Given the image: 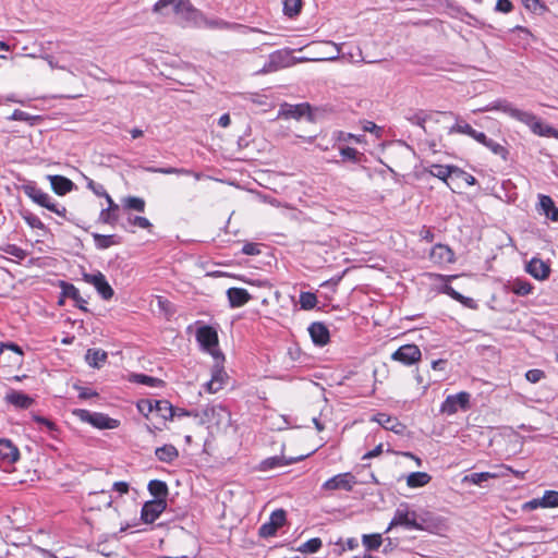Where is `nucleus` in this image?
<instances>
[{
  "label": "nucleus",
  "instance_id": "nucleus-1",
  "mask_svg": "<svg viewBox=\"0 0 558 558\" xmlns=\"http://www.w3.org/2000/svg\"><path fill=\"white\" fill-rule=\"evenodd\" d=\"M424 519L418 520V515L414 510H410L409 505L402 502L395 511V515L390 521L386 532L396 526H403L409 530L424 531Z\"/></svg>",
  "mask_w": 558,
  "mask_h": 558
},
{
  "label": "nucleus",
  "instance_id": "nucleus-2",
  "mask_svg": "<svg viewBox=\"0 0 558 558\" xmlns=\"http://www.w3.org/2000/svg\"><path fill=\"white\" fill-rule=\"evenodd\" d=\"M483 111L488 110H497L501 111L511 118L526 124L531 130L533 126H538L536 124L537 117L531 112L520 110L515 108L511 102L505 99H499L487 106L485 109H482Z\"/></svg>",
  "mask_w": 558,
  "mask_h": 558
},
{
  "label": "nucleus",
  "instance_id": "nucleus-3",
  "mask_svg": "<svg viewBox=\"0 0 558 558\" xmlns=\"http://www.w3.org/2000/svg\"><path fill=\"white\" fill-rule=\"evenodd\" d=\"M73 414L82 422L88 423L100 429H113L119 426V421L109 417L104 413L90 412L85 409H76Z\"/></svg>",
  "mask_w": 558,
  "mask_h": 558
},
{
  "label": "nucleus",
  "instance_id": "nucleus-4",
  "mask_svg": "<svg viewBox=\"0 0 558 558\" xmlns=\"http://www.w3.org/2000/svg\"><path fill=\"white\" fill-rule=\"evenodd\" d=\"M24 193L32 198L36 204L40 205L41 207L47 208L50 211H53L58 216L65 217L66 208L65 207H58L51 199V197L38 189L35 183H29L23 185Z\"/></svg>",
  "mask_w": 558,
  "mask_h": 558
},
{
  "label": "nucleus",
  "instance_id": "nucleus-5",
  "mask_svg": "<svg viewBox=\"0 0 558 558\" xmlns=\"http://www.w3.org/2000/svg\"><path fill=\"white\" fill-rule=\"evenodd\" d=\"M168 8L184 17H189L194 12L190 0H159L154 5V12L165 14Z\"/></svg>",
  "mask_w": 558,
  "mask_h": 558
},
{
  "label": "nucleus",
  "instance_id": "nucleus-6",
  "mask_svg": "<svg viewBox=\"0 0 558 558\" xmlns=\"http://www.w3.org/2000/svg\"><path fill=\"white\" fill-rule=\"evenodd\" d=\"M286 521L287 513L283 509L272 511L269 520L260 525L258 535L264 538L275 536L277 531L284 525Z\"/></svg>",
  "mask_w": 558,
  "mask_h": 558
},
{
  "label": "nucleus",
  "instance_id": "nucleus-7",
  "mask_svg": "<svg viewBox=\"0 0 558 558\" xmlns=\"http://www.w3.org/2000/svg\"><path fill=\"white\" fill-rule=\"evenodd\" d=\"M355 484H356L355 476L352 473L347 472V473L337 474V475L332 476L331 478L327 480L323 484V489H325V490L341 489V490H345V492H351Z\"/></svg>",
  "mask_w": 558,
  "mask_h": 558
},
{
  "label": "nucleus",
  "instance_id": "nucleus-8",
  "mask_svg": "<svg viewBox=\"0 0 558 558\" xmlns=\"http://www.w3.org/2000/svg\"><path fill=\"white\" fill-rule=\"evenodd\" d=\"M421 356V350L416 344H404L392 353L391 359L404 365H413Z\"/></svg>",
  "mask_w": 558,
  "mask_h": 558
},
{
  "label": "nucleus",
  "instance_id": "nucleus-9",
  "mask_svg": "<svg viewBox=\"0 0 558 558\" xmlns=\"http://www.w3.org/2000/svg\"><path fill=\"white\" fill-rule=\"evenodd\" d=\"M470 404V393L462 391L457 395L448 396L441 404V412L454 414L459 409H468Z\"/></svg>",
  "mask_w": 558,
  "mask_h": 558
},
{
  "label": "nucleus",
  "instance_id": "nucleus-10",
  "mask_svg": "<svg viewBox=\"0 0 558 558\" xmlns=\"http://www.w3.org/2000/svg\"><path fill=\"white\" fill-rule=\"evenodd\" d=\"M167 507L166 500L154 499L144 504L141 518L145 523L155 522Z\"/></svg>",
  "mask_w": 558,
  "mask_h": 558
},
{
  "label": "nucleus",
  "instance_id": "nucleus-11",
  "mask_svg": "<svg viewBox=\"0 0 558 558\" xmlns=\"http://www.w3.org/2000/svg\"><path fill=\"white\" fill-rule=\"evenodd\" d=\"M371 421L378 423L387 430H391L397 435H403L407 426L401 423L397 417H392L386 413L375 414Z\"/></svg>",
  "mask_w": 558,
  "mask_h": 558
},
{
  "label": "nucleus",
  "instance_id": "nucleus-12",
  "mask_svg": "<svg viewBox=\"0 0 558 558\" xmlns=\"http://www.w3.org/2000/svg\"><path fill=\"white\" fill-rule=\"evenodd\" d=\"M304 116H308L310 120H312L311 106L306 102L298 105L283 104L279 110V117H283L286 119L292 118L299 120Z\"/></svg>",
  "mask_w": 558,
  "mask_h": 558
},
{
  "label": "nucleus",
  "instance_id": "nucleus-13",
  "mask_svg": "<svg viewBox=\"0 0 558 558\" xmlns=\"http://www.w3.org/2000/svg\"><path fill=\"white\" fill-rule=\"evenodd\" d=\"M290 65V56L289 52L278 50L272 52L269 56L268 62L264 65L262 72L263 73H269L277 71L282 68H287Z\"/></svg>",
  "mask_w": 558,
  "mask_h": 558
},
{
  "label": "nucleus",
  "instance_id": "nucleus-14",
  "mask_svg": "<svg viewBox=\"0 0 558 558\" xmlns=\"http://www.w3.org/2000/svg\"><path fill=\"white\" fill-rule=\"evenodd\" d=\"M308 332L312 341L318 347L326 345L330 340L329 329L324 323H312L308 327Z\"/></svg>",
  "mask_w": 558,
  "mask_h": 558
},
{
  "label": "nucleus",
  "instance_id": "nucleus-15",
  "mask_svg": "<svg viewBox=\"0 0 558 558\" xmlns=\"http://www.w3.org/2000/svg\"><path fill=\"white\" fill-rule=\"evenodd\" d=\"M20 458L17 447L9 439H0V462L11 465Z\"/></svg>",
  "mask_w": 558,
  "mask_h": 558
},
{
  "label": "nucleus",
  "instance_id": "nucleus-16",
  "mask_svg": "<svg viewBox=\"0 0 558 558\" xmlns=\"http://www.w3.org/2000/svg\"><path fill=\"white\" fill-rule=\"evenodd\" d=\"M196 339L207 350L218 344L217 331L210 326L199 327L196 332Z\"/></svg>",
  "mask_w": 558,
  "mask_h": 558
},
{
  "label": "nucleus",
  "instance_id": "nucleus-17",
  "mask_svg": "<svg viewBox=\"0 0 558 558\" xmlns=\"http://www.w3.org/2000/svg\"><path fill=\"white\" fill-rule=\"evenodd\" d=\"M526 271L535 279L544 280L549 276L550 267L539 258H532L526 265Z\"/></svg>",
  "mask_w": 558,
  "mask_h": 558
},
{
  "label": "nucleus",
  "instance_id": "nucleus-18",
  "mask_svg": "<svg viewBox=\"0 0 558 558\" xmlns=\"http://www.w3.org/2000/svg\"><path fill=\"white\" fill-rule=\"evenodd\" d=\"M227 296L230 306L233 308L245 305L252 299L251 294L242 288H229Z\"/></svg>",
  "mask_w": 558,
  "mask_h": 558
},
{
  "label": "nucleus",
  "instance_id": "nucleus-19",
  "mask_svg": "<svg viewBox=\"0 0 558 558\" xmlns=\"http://www.w3.org/2000/svg\"><path fill=\"white\" fill-rule=\"evenodd\" d=\"M4 400L17 409H28L34 403L29 396L13 389L5 395Z\"/></svg>",
  "mask_w": 558,
  "mask_h": 558
},
{
  "label": "nucleus",
  "instance_id": "nucleus-20",
  "mask_svg": "<svg viewBox=\"0 0 558 558\" xmlns=\"http://www.w3.org/2000/svg\"><path fill=\"white\" fill-rule=\"evenodd\" d=\"M61 288L63 296L72 299L80 310L87 312L85 307L87 301L80 294L78 289L74 284L62 281Z\"/></svg>",
  "mask_w": 558,
  "mask_h": 558
},
{
  "label": "nucleus",
  "instance_id": "nucleus-21",
  "mask_svg": "<svg viewBox=\"0 0 558 558\" xmlns=\"http://www.w3.org/2000/svg\"><path fill=\"white\" fill-rule=\"evenodd\" d=\"M506 472H481V473H471L463 477L464 483H471L474 485L483 486L485 482L493 478L505 477Z\"/></svg>",
  "mask_w": 558,
  "mask_h": 558
},
{
  "label": "nucleus",
  "instance_id": "nucleus-22",
  "mask_svg": "<svg viewBox=\"0 0 558 558\" xmlns=\"http://www.w3.org/2000/svg\"><path fill=\"white\" fill-rule=\"evenodd\" d=\"M49 180L53 192L58 195H65L74 187V183L62 175H50Z\"/></svg>",
  "mask_w": 558,
  "mask_h": 558
},
{
  "label": "nucleus",
  "instance_id": "nucleus-23",
  "mask_svg": "<svg viewBox=\"0 0 558 558\" xmlns=\"http://www.w3.org/2000/svg\"><path fill=\"white\" fill-rule=\"evenodd\" d=\"M538 199L541 214H544L548 219L553 221H558V208L556 207L551 197L547 195H539Z\"/></svg>",
  "mask_w": 558,
  "mask_h": 558
},
{
  "label": "nucleus",
  "instance_id": "nucleus-24",
  "mask_svg": "<svg viewBox=\"0 0 558 558\" xmlns=\"http://www.w3.org/2000/svg\"><path fill=\"white\" fill-rule=\"evenodd\" d=\"M105 198L108 203V207L100 211L99 221L104 223L114 225L118 220V216L116 213L119 210V205L113 202L110 195H107Z\"/></svg>",
  "mask_w": 558,
  "mask_h": 558
},
{
  "label": "nucleus",
  "instance_id": "nucleus-25",
  "mask_svg": "<svg viewBox=\"0 0 558 558\" xmlns=\"http://www.w3.org/2000/svg\"><path fill=\"white\" fill-rule=\"evenodd\" d=\"M156 458L163 463H172L179 457V451L173 445H163L155 450Z\"/></svg>",
  "mask_w": 558,
  "mask_h": 558
},
{
  "label": "nucleus",
  "instance_id": "nucleus-26",
  "mask_svg": "<svg viewBox=\"0 0 558 558\" xmlns=\"http://www.w3.org/2000/svg\"><path fill=\"white\" fill-rule=\"evenodd\" d=\"M299 459H286L283 456H275L267 458L260 462L259 469L262 471H269L276 468L286 466L296 462Z\"/></svg>",
  "mask_w": 558,
  "mask_h": 558
},
{
  "label": "nucleus",
  "instance_id": "nucleus-27",
  "mask_svg": "<svg viewBox=\"0 0 558 558\" xmlns=\"http://www.w3.org/2000/svg\"><path fill=\"white\" fill-rule=\"evenodd\" d=\"M107 357V352L101 349H88L85 355L87 364L95 368H99Z\"/></svg>",
  "mask_w": 558,
  "mask_h": 558
},
{
  "label": "nucleus",
  "instance_id": "nucleus-28",
  "mask_svg": "<svg viewBox=\"0 0 558 558\" xmlns=\"http://www.w3.org/2000/svg\"><path fill=\"white\" fill-rule=\"evenodd\" d=\"M432 118V114L428 113L427 111L425 110H411L407 113L405 116V119L414 124V125H417L420 126L421 129H423L424 131H426L425 129V123L427 120H429Z\"/></svg>",
  "mask_w": 558,
  "mask_h": 558
},
{
  "label": "nucleus",
  "instance_id": "nucleus-29",
  "mask_svg": "<svg viewBox=\"0 0 558 558\" xmlns=\"http://www.w3.org/2000/svg\"><path fill=\"white\" fill-rule=\"evenodd\" d=\"M154 411L165 420H172L175 415V408L168 400H154Z\"/></svg>",
  "mask_w": 558,
  "mask_h": 558
},
{
  "label": "nucleus",
  "instance_id": "nucleus-30",
  "mask_svg": "<svg viewBox=\"0 0 558 558\" xmlns=\"http://www.w3.org/2000/svg\"><path fill=\"white\" fill-rule=\"evenodd\" d=\"M432 476L426 472H413L407 476V485L410 488H418L427 485Z\"/></svg>",
  "mask_w": 558,
  "mask_h": 558
},
{
  "label": "nucleus",
  "instance_id": "nucleus-31",
  "mask_svg": "<svg viewBox=\"0 0 558 558\" xmlns=\"http://www.w3.org/2000/svg\"><path fill=\"white\" fill-rule=\"evenodd\" d=\"M148 492L155 497V499L166 500L168 496V486L163 481L151 480L148 483Z\"/></svg>",
  "mask_w": 558,
  "mask_h": 558
},
{
  "label": "nucleus",
  "instance_id": "nucleus-32",
  "mask_svg": "<svg viewBox=\"0 0 558 558\" xmlns=\"http://www.w3.org/2000/svg\"><path fill=\"white\" fill-rule=\"evenodd\" d=\"M95 245L99 250H106L112 245L120 243V238L116 234L104 235L99 233H93Z\"/></svg>",
  "mask_w": 558,
  "mask_h": 558
},
{
  "label": "nucleus",
  "instance_id": "nucleus-33",
  "mask_svg": "<svg viewBox=\"0 0 558 558\" xmlns=\"http://www.w3.org/2000/svg\"><path fill=\"white\" fill-rule=\"evenodd\" d=\"M453 252L447 245L437 244L432 251V257H437L440 262L451 263L453 260Z\"/></svg>",
  "mask_w": 558,
  "mask_h": 558
},
{
  "label": "nucleus",
  "instance_id": "nucleus-34",
  "mask_svg": "<svg viewBox=\"0 0 558 558\" xmlns=\"http://www.w3.org/2000/svg\"><path fill=\"white\" fill-rule=\"evenodd\" d=\"M454 166L432 165L429 172L432 175L446 182L454 173Z\"/></svg>",
  "mask_w": 558,
  "mask_h": 558
},
{
  "label": "nucleus",
  "instance_id": "nucleus-35",
  "mask_svg": "<svg viewBox=\"0 0 558 558\" xmlns=\"http://www.w3.org/2000/svg\"><path fill=\"white\" fill-rule=\"evenodd\" d=\"M510 290L517 295L524 296L531 293L532 284L525 280L517 279L511 282Z\"/></svg>",
  "mask_w": 558,
  "mask_h": 558
},
{
  "label": "nucleus",
  "instance_id": "nucleus-36",
  "mask_svg": "<svg viewBox=\"0 0 558 558\" xmlns=\"http://www.w3.org/2000/svg\"><path fill=\"white\" fill-rule=\"evenodd\" d=\"M362 543L368 550H377L383 544L380 534H364L362 536Z\"/></svg>",
  "mask_w": 558,
  "mask_h": 558
},
{
  "label": "nucleus",
  "instance_id": "nucleus-37",
  "mask_svg": "<svg viewBox=\"0 0 558 558\" xmlns=\"http://www.w3.org/2000/svg\"><path fill=\"white\" fill-rule=\"evenodd\" d=\"M538 126H533L532 132L541 136H553L558 138V130L544 124L538 118L536 120Z\"/></svg>",
  "mask_w": 558,
  "mask_h": 558
},
{
  "label": "nucleus",
  "instance_id": "nucleus-38",
  "mask_svg": "<svg viewBox=\"0 0 558 558\" xmlns=\"http://www.w3.org/2000/svg\"><path fill=\"white\" fill-rule=\"evenodd\" d=\"M95 288L104 300H109L113 296V289L110 287L105 276L98 278V282H95Z\"/></svg>",
  "mask_w": 558,
  "mask_h": 558
},
{
  "label": "nucleus",
  "instance_id": "nucleus-39",
  "mask_svg": "<svg viewBox=\"0 0 558 558\" xmlns=\"http://www.w3.org/2000/svg\"><path fill=\"white\" fill-rule=\"evenodd\" d=\"M133 381L150 387H161L163 386V380L151 377L145 374H134L133 375Z\"/></svg>",
  "mask_w": 558,
  "mask_h": 558
},
{
  "label": "nucleus",
  "instance_id": "nucleus-40",
  "mask_svg": "<svg viewBox=\"0 0 558 558\" xmlns=\"http://www.w3.org/2000/svg\"><path fill=\"white\" fill-rule=\"evenodd\" d=\"M124 208L133 209L138 213H143L145 210V201L137 196H128L123 199Z\"/></svg>",
  "mask_w": 558,
  "mask_h": 558
},
{
  "label": "nucleus",
  "instance_id": "nucleus-41",
  "mask_svg": "<svg viewBox=\"0 0 558 558\" xmlns=\"http://www.w3.org/2000/svg\"><path fill=\"white\" fill-rule=\"evenodd\" d=\"M283 3V13L289 16L293 17L298 15L301 11L302 1L301 0H282Z\"/></svg>",
  "mask_w": 558,
  "mask_h": 558
},
{
  "label": "nucleus",
  "instance_id": "nucleus-42",
  "mask_svg": "<svg viewBox=\"0 0 558 558\" xmlns=\"http://www.w3.org/2000/svg\"><path fill=\"white\" fill-rule=\"evenodd\" d=\"M299 303L303 310H312L317 304V296L312 292H301Z\"/></svg>",
  "mask_w": 558,
  "mask_h": 558
},
{
  "label": "nucleus",
  "instance_id": "nucleus-43",
  "mask_svg": "<svg viewBox=\"0 0 558 558\" xmlns=\"http://www.w3.org/2000/svg\"><path fill=\"white\" fill-rule=\"evenodd\" d=\"M148 172L151 173H163V174H184L190 175L191 171L184 168H173V167H167V168H156V167H148L146 168Z\"/></svg>",
  "mask_w": 558,
  "mask_h": 558
},
{
  "label": "nucleus",
  "instance_id": "nucleus-44",
  "mask_svg": "<svg viewBox=\"0 0 558 558\" xmlns=\"http://www.w3.org/2000/svg\"><path fill=\"white\" fill-rule=\"evenodd\" d=\"M474 131L475 130L469 123L457 119V122L449 129V134L460 133L471 137Z\"/></svg>",
  "mask_w": 558,
  "mask_h": 558
},
{
  "label": "nucleus",
  "instance_id": "nucleus-45",
  "mask_svg": "<svg viewBox=\"0 0 558 558\" xmlns=\"http://www.w3.org/2000/svg\"><path fill=\"white\" fill-rule=\"evenodd\" d=\"M322 545H323L322 539L318 537H314V538H311L307 542L303 543L299 547V550L301 553L313 554V553L318 551L319 548L322 547Z\"/></svg>",
  "mask_w": 558,
  "mask_h": 558
},
{
  "label": "nucleus",
  "instance_id": "nucleus-46",
  "mask_svg": "<svg viewBox=\"0 0 558 558\" xmlns=\"http://www.w3.org/2000/svg\"><path fill=\"white\" fill-rule=\"evenodd\" d=\"M485 147L488 148L493 154L500 156L504 160H507L509 151L505 146L488 138V141L485 144Z\"/></svg>",
  "mask_w": 558,
  "mask_h": 558
},
{
  "label": "nucleus",
  "instance_id": "nucleus-47",
  "mask_svg": "<svg viewBox=\"0 0 558 558\" xmlns=\"http://www.w3.org/2000/svg\"><path fill=\"white\" fill-rule=\"evenodd\" d=\"M22 217H23V219L26 221V223L31 228H33V229H40V230H44V231L46 230V226L33 213L25 210V211L22 213Z\"/></svg>",
  "mask_w": 558,
  "mask_h": 558
},
{
  "label": "nucleus",
  "instance_id": "nucleus-48",
  "mask_svg": "<svg viewBox=\"0 0 558 558\" xmlns=\"http://www.w3.org/2000/svg\"><path fill=\"white\" fill-rule=\"evenodd\" d=\"M543 508L558 507V492L546 490L542 497Z\"/></svg>",
  "mask_w": 558,
  "mask_h": 558
},
{
  "label": "nucleus",
  "instance_id": "nucleus-49",
  "mask_svg": "<svg viewBox=\"0 0 558 558\" xmlns=\"http://www.w3.org/2000/svg\"><path fill=\"white\" fill-rule=\"evenodd\" d=\"M206 25L210 28H220V29H233L235 27H239V24H232L223 20H210L206 22Z\"/></svg>",
  "mask_w": 558,
  "mask_h": 558
},
{
  "label": "nucleus",
  "instance_id": "nucleus-50",
  "mask_svg": "<svg viewBox=\"0 0 558 558\" xmlns=\"http://www.w3.org/2000/svg\"><path fill=\"white\" fill-rule=\"evenodd\" d=\"M85 180L87 182V187L90 191H93V193L95 195L101 196V197H106L107 195H109L102 184L96 183L95 181H93L92 179H89L87 177H85Z\"/></svg>",
  "mask_w": 558,
  "mask_h": 558
},
{
  "label": "nucleus",
  "instance_id": "nucleus-51",
  "mask_svg": "<svg viewBox=\"0 0 558 558\" xmlns=\"http://www.w3.org/2000/svg\"><path fill=\"white\" fill-rule=\"evenodd\" d=\"M38 119V117H33L29 113L22 111L20 109H15L13 113L9 117V120L12 121H24V122H31Z\"/></svg>",
  "mask_w": 558,
  "mask_h": 558
},
{
  "label": "nucleus",
  "instance_id": "nucleus-52",
  "mask_svg": "<svg viewBox=\"0 0 558 558\" xmlns=\"http://www.w3.org/2000/svg\"><path fill=\"white\" fill-rule=\"evenodd\" d=\"M128 221L130 225L138 227L141 229H150L153 227L150 221L146 217L142 216L129 217Z\"/></svg>",
  "mask_w": 558,
  "mask_h": 558
},
{
  "label": "nucleus",
  "instance_id": "nucleus-53",
  "mask_svg": "<svg viewBox=\"0 0 558 558\" xmlns=\"http://www.w3.org/2000/svg\"><path fill=\"white\" fill-rule=\"evenodd\" d=\"M524 8L531 12L545 11L546 5L541 0H521Z\"/></svg>",
  "mask_w": 558,
  "mask_h": 558
},
{
  "label": "nucleus",
  "instance_id": "nucleus-54",
  "mask_svg": "<svg viewBox=\"0 0 558 558\" xmlns=\"http://www.w3.org/2000/svg\"><path fill=\"white\" fill-rule=\"evenodd\" d=\"M205 388L208 392L214 393L222 388V383L217 375H213L211 379L205 384Z\"/></svg>",
  "mask_w": 558,
  "mask_h": 558
},
{
  "label": "nucleus",
  "instance_id": "nucleus-55",
  "mask_svg": "<svg viewBox=\"0 0 558 558\" xmlns=\"http://www.w3.org/2000/svg\"><path fill=\"white\" fill-rule=\"evenodd\" d=\"M340 155H341L344 159H349V160L354 161V162L359 161V155H360V154H359V151H357L355 148H353V147H349V146H347V147H342V148L340 149Z\"/></svg>",
  "mask_w": 558,
  "mask_h": 558
},
{
  "label": "nucleus",
  "instance_id": "nucleus-56",
  "mask_svg": "<svg viewBox=\"0 0 558 558\" xmlns=\"http://www.w3.org/2000/svg\"><path fill=\"white\" fill-rule=\"evenodd\" d=\"M154 400H141L138 403H137V409L138 411L147 416L149 413L154 412Z\"/></svg>",
  "mask_w": 558,
  "mask_h": 558
},
{
  "label": "nucleus",
  "instance_id": "nucleus-57",
  "mask_svg": "<svg viewBox=\"0 0 558 558\" xmlns=\"http://www.w3.org/2000/svg\"><path fill=\"white\" fill-rule=\"evenodd\" d=\"M544 377H545V373L542 369H537V368L530 369L525 374V378L530 383H533V384L538 383Z\"/></svg>",
  "mask_w": 558,
  "mask_h": 558
},
{
  "label": "nucleus",
  "instance_id": "nucleus-58",
  "mask_svg": "<svg viewBox=\"0 0 558 558\" xmlns=\"http://www.w3.org/2000/svg\"><path fill=\"white\" fill-rule=\"evenodd\" d=\"M454 174L462 179L468 185H474L476 184V179L475 177H473L472 174L459 169L458 167H456V170H454Z\"/></svg>",
  "mask_w": 558,
  "mask_h": 558
},
{
  "label": "nucleus",
  "instance_id": "nucleus-59",
  "mask_svg": "<svg viewBox=\"0 0 558 558\" xmlns=\"http://www.w3.org/2000/svg\"><path fill=\"white\" fill-rule=\"evenodd\" d=\"M513 9L510 0H497L495 10L501 13H509Z\"/></svg>",
  "mask_w": 558,
  "mask_h": 558
},
{
  "label": "nucleus",
  "instance_id": "nucleus-60",
  "mask_svg": "<svg viewBox=\"0 0 558 558\" xmlns=\"http://www.w3.org/2000/svg\"><path fill=\"white\" fill-rule=\"evenodd\" d=\"M242 253L245 255H258L260 250L256 243H246L242 247Z\"/></svg>",
  "mask_w": 558,
  "mask_h": 558
},
{
  "label": "nucleus",
  "instance_id": "nucleus-61",
  "mask_svg": "<svg viewBox=\"0 0 558 558\" xmlns=\"http://www.w3.org/2000/svg\"><path fill=\"white\" fill-rule=\"evenodd\" d=\"M498 469H499L498 472H506V476L509 473H512L515 477L523 478L524 474H525V471H517V470H513L511 466L505 465V464L499 465Z\"/></svg>",
  "mask_w": 558,
  "mask_h": 558
},
{
  "label": "nucleus",
  "instance_id": "nucleus-62",
  "mask_svg": "<svg viewBox=\"0 0 558 558\" xmlns=\"http://www.w3.org/2000/svg\"><path fill=\"white\" fill-rule=\"evenodd\" d=\"M539 507H543L542 498H534L523 505L524 510H534Z\"/></svg>",
  "mask_w": 558,
  "mask_h": 558
},
{
  "label": "nucleus",
  "instance_id": "nucleus-63",
  "mask_svg": "<svg viewBox=\"0 0 558 558\" xmlns=\"http://www.w3.org/2000/svg\"><path fill=\"white\" fill-rule=\"evenodd\" d=\"M4 350H11L15 352L19 356L23 355L22 349L15 343H2L0 347V352H3Z\"/></svg>",
  "mask_w": 558,
  "mask_h": 558
},
{
  "label": "nucleus",
  "instance_id": "nucleus-64",
  "mask_svg": "<svg viewBox=\"0 0 558 558\" xmlns=\"http://www.w3.org/2000/svg\"><path fill=\"white\" fill-rule=\"evenodd\" d=\"M78 390H80V393H78L80 399H89V398L98 396V393L96 391L90 390L88 388L80 387Z\"/></svg>",
  "mask_w": 558,
  "mask_h": 558
}]
</instances>
